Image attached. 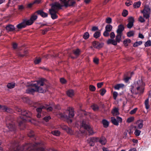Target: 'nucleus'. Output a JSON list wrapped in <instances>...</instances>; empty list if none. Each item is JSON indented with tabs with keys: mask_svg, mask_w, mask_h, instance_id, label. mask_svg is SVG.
<instances>
[{
	"mask_svg": "<svg viewBox=\"0 0 151 151\" xmlns=\"http://www.w3.org/2000/svg\"><path fill=\"white\" fill-rule=\"evenodd\" d=\"M44 79H42L37 81H32L29 83L28 86L35 87V89L29 87L26 90V93L29 94H33L35 91L43 93L46 90V85L44 82Z\"/></svg>",
	"mask_w": 151,
	"mask_h": 151,
	"instance_id": "1",
	"label": "nucleus"
},
{
	"mask_svg": "<svg viewBox=\"0 0 151 151\" xmlns=\"http://www.w3.org/2000/svg\"><path fill=\"white\" fill-rule=\"evenodd\" d=\"M74 0H68L65 3V5H62L58 2H55L50 5L51 8L49 9L50 14L51 15V18L54 19H57L58 17L56 14L59 9H61L62 7L64 6L65 7L73 6L75 4Z\"/></svg>",
	"mask_w": 151,
	"mask_h": 151,
	"instance_id": "2",
	"label": "nucleus"
},
{
	"mask_svg": "<svg viewBox=\"0 0 151 151\" xmlns=\"http://www.w3.org/2000/svg\"><path fill=\"white\" fill-rule=\"evenodd\" d=\"M39 144V143H35V144H26L23 146L19 148L18 147V144L16 142L11 143V145L9 150L10 151H26V150L29 149V151H43L44 150V148L43 147L39 148L37 149H35V146Z\"/></svg>",
	"mask_w": 151,
	"mask_h": 151,
	"instance_id": "3",
	"label": "nucleus"
},
{
	"mask_svg": "<svg viewBox=\"0 0 151 151\" xmlns=\"http://www.w3.org/2000/svg\"><path fill=\"white\" fill-rule=\"evenodd\" d=\"M135 94H141L143 93L144 90V84L142 79H139L134 83Z\"/></svg>",
	"mask_w": 151,
	"mask_h": 151,
	"instance_id": "4",
	"label": "nucleus"
},
{
	"mask_svg": "<svg viewBox=\"0 0 151 151\" xmlns=\"http://www.w3.org/2000/svg\"><path fill=\"white\" fill-rule=\"evenodd\" d=\"M13 120V119L10 116L6 118V126L10 131H14L15 130V127Z\"/></svg>",
	"mask_w": 151,
	"mask_h": 151,
	"instance_id": "5",
	"label": "nucleus"
},
{
	"mask_svg": "<svg viewBox=\"0 0 151 151\" xmlns=\"http://www.w3.org/2000/svg\"><path fill=\"white\" fill-rule=\"evenodd\" d=\"M15 109L18 114L24 116V117L30 118L31 116V113L29 111H27L24 109L22 110L18 107H16Z\"/></svg>",
	"mask_w": 151,
	"mask_h": 151,
	"instance_id": "6",
	"label": "nucleus"
},
{
	"mask_svg": "<svg viewBox=\"0 0 151 151\" xmlns=\"http://www.w3.org/2000/svg\"><path fill=\"white\" fill-rule=\"evenodd\" d=\"M67 111H69L68 116L67 115L65 114V113L63 114L62 113H60L59 114V117L61 118H64L67 119H69V118H72L74 116V111L73 108L69 109V110Z\"/></svg>",
	"mask_w": 151,
	"mask_h": 151,
	"instance_id": "7",
	"label": "nucleus"
},
{
	"mask_svg": "<svg viewBox=\"0 0 151 151\" xmlns=\"http://www.w3.org/2000/svg\"><path fill=\"white\" fill-rule=\"evenodd\" d=\"M81 126V128H83L87 130L90 135H93L95 133L93 132L92 129L89 125L86 124L84 121H82Z\"/></svg>",
	"mask_w": 151,
	"mask_h": 151,
	"instance_id": "8",
	"label": "nucleus"
},
{
	"mask_svg": "<svg viewBox=\"0 0 151 151\" xmlns=\"http://www.w3.org/2000/svg\"><path fill=\"white\" fill-rule=\"evenodd\" d=\"M150 12V9L149 7L148 6H145L142 12L144 17L146 19H149Z\"/></svg>",
	"mask_w": 151,
	"mask_h": 151,
	"instance_id": "9",
	"label": "nucleus"
},
{
	"mask_svg": "<svg viewBox=\"0 0 151 151\" xmlns=\"http://www.w3.org/2000/svg\"><path fill=\"white\" fill-rule=\"evenodd\" d=\"M0 111L6 112L8 113H11L12 112V110L8 107L6 106L1 105L0 104Z\"/></svg>",
	"mask_w": 151,
	"mask_h": 151,
	"instance_id": "10",
	"label": "nucleus"
},
{
	"mask_svg": "<svg viewBox=\"0 0 151 151\" xmlns=\"http://www.w3.org/2000/svg\"><path fill=\"white\" fill-rule=\"evenodd\" d=\"M28 121V122H31V120L30 119L27 120L26 119H23L21 116L18 119L17 122L19 123V126L22 125L24 126V123L25 122Z\"/></svg>",
	"mask_w": 151,
	"mask_h": 151,
	"instance_id": "11",
	"label": "nucleus"
},
{
	"mask_svg": "<svg viewBox=\"0 0 151 151\" xmlns=\"http://www.w3.org/2000/svg\"><path fill=\"white\" fill-rule=\"evenodd\" d=\"M128 23L127 25V27L128 28L131 29L134 25L133 23L134 22V18L132 17H129L128 19Z\"/></svg>",
	"mask_w": 151,
	"mask_h": 151,
	"instance_id": "12",
	"label": "nucleus"
},
{
	"mask_svg": "<svg viewBox=\"0 0 151 151\" xmlns=\"http://www.w3.org/2000/svg\"><path fill=\"white\" fill-rule=\"evenodd\" d=\"M93 45L94 47L96 49H99L102 47L103 45V43H100L98 42H93Z\"/></svg>",
	"mask_w": 151,
	"mask_h": 151,
	"instance_id": "13",
	"label": "nucleus"
},
{
	"mask_svg": "<svg viewBox=\"0 0 151 151\" xmlns=\"http://www.w3.org/2000/svg\"><path fill=\"white\" fill-rule=\"evenodd\" d=\"M6 29L8 32H12L15 30V28L14 25L11 24H9L6 27Z\"/></svg>",
	"mask_w": 151,
	"mask_h": 151,
	"instance_id": "14",
	"label": "nucleus"
},
{
	"mask_svg": "<svg viewBox=\"0 0 151 151\" xmlns=\"http://www.w3.org/2000/svg\"><path fill=\"white\" fill-rule=\"evenodd\" d=\"M143 121L142 120H139L137 121V126L134 127V128L136 129L137 128L138 129H141L143 127Z\"/></svg>",
	"mask_w": 151,
	"mask_h": 151,
	"instance_id": "15",
	"label": "nucleus"
},
{
	"mask_svg": "<svg viewBox=\"0 0 151 151\" xmlns=\"http://www.w3.org/2000/svg\"><path fill=\"white\" fill-rule=\"evenodd\" d=\"M124 27L123 25L121 24L119 25L118 26V29L116 31L117 33L122 34V31L124 30Z\"/></svg>",
	"mask_w": 151,
	"mask_h": 151,
	"instance_id": "16",
	"label": "nucleus"
},
{
	"mask_svg": "<svg viewBox=\"0 0 151 151\" xmlns=\"http://www.w3.org/2000/svg\"><path fill=\"white\" fill-rule=\"evenodd\" d=\"M37 14L40 15L42 17L45 18L47 17L48 14L47 13L44 12L42 10H38L37 12Z\"/></svg>",
	"mask_w": 151,
	"mask_h": 151,
	"instance_id": "17",
	"label": "nucleus"
},
{
	"mask_svg": "<svg viewBox=\"0 0 151 151\" xmlns=\"http://www.w3.org/2000/svg\"><path fill=\"white\" fill-rule=\"evenodd\" d=\"M111 113L114 116H116L119 114V109L116 107L114 108L111 111Z\"/></svg>",
	"mask_w": 151,
	"mask_h": 151,
	"instance_id": "18",
	"label": "nucleus"
},
{
	"mask_svg": "<svg viewBox=\"0 0 151 151\" xmlns=\"http://www.w3.org/2000/svg\"><path fill=\"white\" fill-rule=\"evenodd\" d=\"M67 94L69 97L72 98L74 95V91L72 89H70L67 91Z\"/></svg>",
	"mask_w": 151,
	"mask_h": 151,
	"instance_id": "19",
	"label": "nucleus"
},
{
	"mask_svg": "<svg viewBox=\"0 0 151 151\" xmlns=\"http://www.w3.org/2000/svg\"><path fill=\"white\" fill-rule=\"evenodd\" d=\"M26 25L25 24V22L23 20V22L21 23L18 24L17 26V27L18 29H21L26 27Z\"/></svg>",
	"mask_w": 151,
	"mask_h": 151,
	"instance_id": "20",
	"label": "nucleus"
},
{
	"mask_svg": "<svg viewBox=\"0 0 151 151\" xmlns=\"http://www.w3.org/2000/svg\"><path fill=\"white\" fill-rule=\"evenodd\" d=\"M111 120L112 123L114 125L118 126L119 125V123L116 119L114 117H112L111 118Z\"/></svg>",
	"mask_w": 151,
	"mask_h": 151,
	"instance_id": "21",
	"label": "nucleus"
},
{
	"mask_svg": "<svg viewBox=\"0 0 151 151\" xmlns=\"http://www.w3.org/2000/svg\"><path fill=\"white\" fill-rule=\"evenodd\" d=\"M24 20L25 22L26 26L27 25H31L33 23V22L30 19L29 20L25 19Z\"/></svg>",
	"mask_w": 151,
	"mask_h": 151,
	"instance_id": "22",
	"label": "nucleus"
},
{
	"mask_svg": "<svg viewBox=\"0 0 151 151\" xmlns=\"http://www.w3.org/2000/svg\"><path fill=\"white\" fill-rule=\"evenodd\" d=\"M121 37V34L117 33L115 38V40L117 42L119 43L120 42L122 39Z\"/></svg>",
	"mask_w": 151,
	"mask_h": 151,
	"instance_id": "23",
	"label": "nucleus"
},
{
	"mask_svg": "<svg viewBox=\"0 0 151 151\" xmlns=\"http://www.w3.org/2000/svg\"><path fill=\"white\" fill-rule=\"evenodd\" d=\"M112 26L110 24H108L106 26L105 30L106 31L111 32L112 29Z\"/></svg>",
	"mask_w": 151,
	"mask_h": 151,
	"instance_id": "24",
	"label": "nucleus"
},
{
	"mask_svg": "<svg viewBox=\"0 0 151 151\" xmlns=\"http://www.w3.org/2000/svg\"><path fill=\"white\" fill-rule=\"evenodd\" d=\"M124 85L123 84H117L114 86V88L116 90H119L120 88L124 87Z\"/></svg>",
	"mask_w": 151,
	"mask_h": 151,
	"instance_id": "25",
	"label": "nucleus"
},
{
	"mask_svg": "<svg viewBox=\"0 0 151 151\" xmlns=\"http://www.w3.org/2000/svg\"><path fill=\"white\" fill-rule=\"evenodd\" d=\"M91 137L89 138L88 139L87 141L88 142L91 146H94L95 145V143L93 140H90Z\"/></svg>",
	"mask_w": 151,
	"mask_h": 151,
	"instance_id": "26",
	"label": "nucleus"
},
{
	"mask_svg": "<svg viewBox=\"0 0 151 151\" xmlns=\"http://www.w3.org/2000/svg\"><path fill=\"white\" fill-rule=\"evenodd\" d=\"M131 42V40L129 39H127L124 40L123 41V43L125 47L128 46V43H129Z\"/></svg>",
	"mask_w": 151,
	"mask_h": 151,
	"instance_id": "27",
	"label": "nucleus"
},
{
	"mask_svg": "<svg viewBox=\"0 0 151 151\" xmlns=\"http://www.w3.org/2000/svg\"><path fill=\"white\" fill-rule=\"evenodd\" d=\"M40 3V1L38 0H35L33 2L31 3L28 5V7L30 8L31 7L32 5L34 4L37 3L38 4Z\"/></svg>",
	"mask_w": 151,
	"mask_h": 151,
	"instance_id": "28",
	"label": "nucleus"
},
{
	"mask_svg": "<svg viewBox=\"0 0 151 151\" xmlns=\"http://www.w3.org/2000/svg\"><path fill=\"white\" fill-rule=\"evenodd\" d=\"M15 86V83H9L7 85V87L10 89L13 88Z\"/></svg>",
	"mask_w": 151,
	"mask_h": 151,
	"instance_id": "29",
	"label": "nucleus"
},
{
	"mask_svg": "<svg viewBox=\"0 0 151 151\" xmlns=\"http://www.w3.org/2000/svg\"><path fill=\"white\" fill-rule=\"evenodd\" d=\"M141 4L140 1L135 3L133 4V6L135 8H138L140 6Z\"/></svg>",
	"mask_w": 151,
	"mask_h": 151,
	"instance_id": "30",
	"label": "nucleus"
},
{
	"mask_svg": "<svg viewBox=\"0 0 151 151\" xmlns=\"http://www.w3.org/2000/svg\"><path fill=\"white\" fill-rule=\"evenodd\" d=\"M134 35V32L133 31H130L127 33V35L128 37H130L133 36Z\"/></svg>",
	"mask_w": 151,
	"mask_h": 151,
	"instance_id": "31",
	"label": "nucleus"
},
{
	"mask_svg": "<svg viewBox=\"0 0 151 151\" xmlns=\"http://www.w3.org/2000/svg\"><path fill=\"white\" fill-rule=\"evenodd\" d=\"M45 106H41L40 107L37 108V113H41L42 111V109H45Z\"/></svg>",
	"mask_w": 151,
	"mask_h": 151,
	"instance_id": "32",
	"label": "nucleus"
},
{
	"mask_svg": "<svg viewBox=\"0 0 151 151\" xmlns=\"http://www.w3.org/2000/svg\"><path fill=\"white\" fill-rule=\"evenodd\" d=\"M51 133L53 134L56 136H58L60 134V132L58 130L53 131Z\"/></svg>",
	"mask_w": 151,
	"mask_h": 151,
	"instance_id": "33",
	"label": "nucleus"
},
{
	"mask_svg": "<svg viewBox=\"0 0 151 151\" xmlns=\"http://www.w3.org/2000/svg\"><path fill=\"white\" fill-rule=\"evenodd\" d=\"M142 41H137L133 44V46L134 47H137L141 45L142 44Z\"/></svg>",
	"mask_w": 151,
	"mask_h": 151,
	"instance_id": "34",
	"label": "nucleus"
},
{
	"mask_svg": "<svg viewBox=\"0 0 151 151\" xmlns=\"http://www.w3.org/2000/svg\"><path fill=\"white\" fill-rule=\"evenodd\" d=\"M101 35V33L99 32H96L93 34V37L96 38H97L100 37Z\"/></svg>",
	"mask_w": 151,
	"mask_h": 151,
	"instance_id": "35",
	"label": "nucleus"
},
{
	"mask_svg": "<svg viewBox=\"0 0 151 151\" xmlns=\"http://www.w3.org/2000/svg\"><path fill=\"white\" fill-rule=\"evenodd\" d=\"M145 104L146 109H148L150 107L149 105V100L148 99H147L145 100Z\"/></svg>",
	"mask_w": 151,
	"mask_h": 151,
	"instance_id": "36",
	"label": "nucleus"
},
{
	"mask_svg": "<svg viewBox=\"0 0 151 151\" xmlns=\"http://www.w3.org/2000/svg\"><path fill=\"white\" fill-rule=\"evenodd\" d=\"M66 132L70 135H73L74 134V132L71 129L68 128V130L66 131Z\"/></svg>",
	"mask_w": 151,
	"mask_h": 151,
	"instance_id": "37",
	"label": "nucleus"
},
{
	"mask_svg": "<svg viewBox=\"0 0 151 151\" xmlns=\"http://www.w3.org/2000/svg\"><path fill=\"white\" fill-rule=\"evenodd\" d=\"M80 52V50L78 49H77L76 50H74L73 51V53L76 56L78 55Z\"/></svg>",
	"mask_w": 151,
	"mask_h": 151,
	"instance_id": "38",
	"label": "nucleus"
},
{
	"mask_svg": "<svg viewBox=\"0 0 151 151\" xmlns=\"http://www.w3.org/2000/svg\"><path fill=\"white\" fill-rule=\"evenodd\" d=\"M37 18V15L35 14H33L31 17L30 19L33 22L34 21L36 20Z\"/></svg>",
	"mask_w": 151,
	"mask_h": 151,
	"instance_id": "39",
	"label": "nucleus"
},
{
	"mask_svg": "<svg viewBox=\"0 0 151 151\" xmlns=\"http://www.w3.org/2000/svg\"><path fill=\"white\" fill-rule=\"evenodd\" d=\"M141 132V131L140 130L136 129L134 132V134L136 136H138L139 135Z\"/></svg>",
	"mask_w": 151,
	"mask_h": 151,
	"instance_id": "40",
	"label": "nucleus"
},
{
	"mask_svg": "<svg viewBox=\"0 0 151 151\" xmlns=\"http://www.w3.org/2000/svg\"><path fill=\"white\" fill-rule=\"evenodd\" d=\"M99 138L98 137H91V139L90 140H93L94 143L96 142H98L99 141Z\"/></svg>",
	"mask_w": 151,
	"mask_h": 151,
	"instance_id": "41",
	"label": "nucleus"
},
{
	"mask_svg": "<svg viewBox=\"0 0 151 151\" xmlns=\"http://www.w3.org/2000/svg\"><path fill=\"white\" fill-rule=\"evenodd\" d=\"M134 119V118L133 117H131L128 118L127 120V122L128 123H130L133 122Z\"/></svg>",
	"mask_w": 151,
	"mask_h": 151,
	"instance_id": "42",
	"label": "nucleus"
},
{
	"mask_svg": "<svg viewBox=\"0 0 151 151\" xmlns=\"http://www.w3.org/2000/svg\"><path fill=\"white\" fill-rule=\"evenodd\" d=\"M106 22L109 24L111 23L112 22L111 18L109 17H107L106 19Z\"/></svg>",
	"mask_w": 151,
	"mask_h": 151,
	"instance_id": "43",
	"label": "nucleus"
},
{
	"mask_svg": "<svg viewBox=\"0 0 151 151\" xmlns=\"http://www.w3.org/2000/svg\"><path fill=\"white\" fill-rule=\"evenodd\" d=\"M25 7L22 5H19L18 6V10L20 11H22L24 9Z\"/></svg>",
	"mask_w": 151,
	"mask_h": 151,
	"instance_id": "44",
	"label": "nucleus"
},
{
	"mask_svg": "<svg viewBox=\"0 0 151 151\" xmlns=\"http://www.w3.org/2000/svg\"><path fill=\"white\" fill-rule=\"evenodd\" d=\"M89 37V34L88 32H86L83 35V38L84 39H88Z\"/></svg>",
	"mask_w": 151,
	"mask_h": 151,
	"instance_id": "45",
	"label": "nucleus"
},
{
	"mask_svg": "<svg viewBox=\"0 0 151 151\" xmlns=\"http://www.w3.org/2000/svg\"><path fill=\"white\" fill-rule=\"evenodd\" d=\"M122 14L123 17H126L128 14V12L126 10H124L122 12Z\"/></svg>",
	"mask_w": 151,
	"mask_h": 151,
	"instance_id": "46",
	"label": "nucleus"
},
{
	"mask_svg": "<svg viewBox=\"0 0 151 151\" xmlns=\"http://www.w3.org/2000/svg\"><path fill=\"white\" fill-rule=\"evenodd\" d=\"M151 45V42L150 40L147 41L145 43V47H149Z\"/></svg>",
	"mask_w": 151,
	"mask_h": 151,
	"instance_id": "47",
	"label": "nucleus"
},
{
	"mask_svg": "<svg viewBox=\"0 0 151 151\" xmlns=\"http://www.w3.org/2000/svg\"><path fill=\"white\" fill-rule=\"evenodd\" d=\"M89 88L90 91H94L96 90L95 87L92 85H90L89 86Z\"/></svg>",
	"mask_w": 151,
	"mask_h": 151,
	"instance_id": "48",
	"label": "nucleus"
},
{
	"mask_svg": "<svg viewBox=\"0 0 151 151\" xmlns=\"http://www.w3.org/2000/svg\"><path fill=\"white\" fill-rule=\"evenodd\" d=\"M91 107L92 109L94 111H97L98 110L99 108L97 105H93L91 106Z\"/></svg>",
	"mask_w": 151,
	"mask_h": 151,
	"instance_id": "49",
	"label": "nucleus"
},
{
	"mask_svg": "<svg viewBox=\"0 0 151 151\" xmlns=\"http://www.w3.org/2000/svg\"><path fill=\"white\" fill-rule=\"evenodd\" d=\"M61 128L63 130H64L66 131L69 128L67 126L64 125H62L61 126Z\"/></svg>",
	"mask_w": 151,
	"mask_h": 151,
	"instance_id": "50",
	"label": "nucleus"
},
{
	"mask_svg": "<svg viewBox=\"0 0 151 151\" xmlns=\"http://www.w3.org/2000/svg\"><path fill=\"white\" fill-rule=\"evenodd\" d=\"M93 62L95 64H98L99 63V60L97 58H94L93 59Z\"/></svg>",
	"mask_w": 151,
	"mask_h": 151,
	"instance_id": "51",
	"label": "nucleus"
},
{
	"mask_svg": "<svg viewBox=\"0 0 151 151\" xmlns=\"http://www.w3.org/2000/svg\"><path fill=\"white\" fill-rule=\"evenodd\" d=\"M137 110V108H135L132 109L130 112V114H135Z\"/></svg>",
	"mask_w": 151,
	"mask_h": 151,
	"instance_id": "52",
	"label": "nucleus"
},
{
	"mask_svg": "<svg viewBox=\"0 0 151 151\" xmlns=\"http://www.w3.org/2000/svg\"><path fill=\"white\" fill-rule=\"evenodd\" d=\"M45 109H46L47 110V111H52V108L50 106H45Z\"/></svg>",
	"mask_w": 151,
	"mask_h": 151,
	"instance_id": "53",
	"label": "nucleus"
},
{
	"mask_svg": "<svg viewBox=\"0 0 151 151\" xmlns=\"http://www.w3.org/2000/svg\"><path fill=\"white\" fill-rule=\"evenodd\" d=\"M51 119V117L50 116H46L43 118V119L45 121L47 122Z\"/></svg>",
	"mask_w": 151,
	"mask_h": 151,
	"instance_id": "54",
	"label": "nucleus"
},
{
	"mask_svg": "<svg viewBox=\"0 0 151 151\" xmlns=\"http://www.w3.org/2000/svg\"><path fill=\"white\" fill-rule=\"evenodd\" d=\"M41 61V59L40 58L35 59L34 61V62L36 64H39Z\"/></svg>",
	"mask_w": 151,
	"mask_h": 151,
	"instance_id": "55",
	"label": "nucleus"
},
{
	"mask_svg": "<svg viewBox=\"0 0 151 151\" xmlns=\"http://www.w3.org/2000/svg\"><path fill=\"white\" fill-rule=\"evenodd\" d=\"M109 122L107 120L104 119V128L107 127L109 125Z\"/></svg>",
	"mask_w": 151,
	"mask_h": 151,
	"instance_id": "56",
	"label": "nucleus"
},
{
	"mask_svg": "<svg viewBox=\"0 0 151 151\" xmlns=\"http://www.w3.org/2000/svg\"><path fill=\"white\" fill-rule=\"evenodd\" d=\"M118 96V93L116 91H114L113 93V97L114 100L116 99V97Z\"/></svg>",
	"mask_w": 151,
	"mask_h": 151,
	"instance_id": "57",
	"label": "nucleus"
},
{
	"mask_svg": "<svg viewBox=\"0 0 151 151\" xmlns=\"http://www.w3.org/2000/svg\"><path fill=\"white\" fill-rule=\"evenodd\" d=\"M28 135L30 137H33L34 135L33 132L32 130L30 131V132L28 133Z\"/></svg>",
	"mask_w": 151,
	"mask_h": 151,
	"instance_id": "58",
	"label": "nucleus"
},
{
	"mask_svg": "<svg viewBox=\"0 0 151 151\" xmlns=\"http://www.w3.org/2000/svg\"><path fill=\"white\" fill-rule=\"evenodd\" d=\"M60 82L62 84L65 83L66 82V81L64 78H61L60 79Z\"/></svg>",
	"mask_w": 151,
	"mask_h": 151,
	"instance_id": "59",
	"label": "nucleus"
},
{
	"mask_svg": "<svg viewBox=\"0 0 151 151\" xmlns=\"http://www.w3.org/2000/svg\"><path fill=\"white\" fill-rule=\"evenodd\" d=\"M103 84H104L103 82H100V83H97V86L98 88H101V87L103 85Z\"/></svg>",
	"mask_w": 151,
	"mask_h": 151,
	"instance_id": "60",
	"label": "nucleus"
},
{
	"mask_svg": "<svg viewBox=\"0 0 151 151\" xmlns=\"http://www.w3.org/2000/svg\"><path fill=\"white\" fill-rule=\"evenodd\" d=\"M139 21L141 23H143L145 21V20L142 16H140L139 18Z\"/></svg>",
	"mask_w": 151,
	"mask_h": 151,
	"instance_id": "61",
	"label": "nucleus"
},
{
	"mask_svg": "<svg viewBox=\"0 0 151 151\" xmlns=\"http://www.w3.org/2000/svg\"><path fill=\"white\" fill-rule=\"evenodd\" d=\"M110 37L111 39H114L115 37V35L114 32H112L110 34Z\"/></svg>",
	"mask_w": 151,
	"mask_h": 151,
	"instance_id": "62",
	"label": "nucleus"
},
{
	"mask_svg": "<svg viewBox=\"0 0 151 151\" xmlns=\"http://www.w3.org/2000/svg\"><path fill=\"white\" fill-rule=\"evenodd\" d=\"M116 119L118 122V123H122V118L119 116H117Z\"/></svg>",
	"mask_w": 151,
	"mask_h": 151,
	"instance_id": "63",
	"label": "nucleus"
},
{
	"mask_svg": "<svg viewBox=\"0 0 151 151\" xmlns=\"http://www.w3.org/2000/svg\"><path fill=\"white\" fill-rule=\"evenodd\" d=\"M98 29V28L97 27L93 26L92 28V31H95Z\"/></svg>",
	"mask_w": 151,
	"mask_h": 151,
	"instance_id": "64",
	"label": "nucleus"
}]
</instances>
